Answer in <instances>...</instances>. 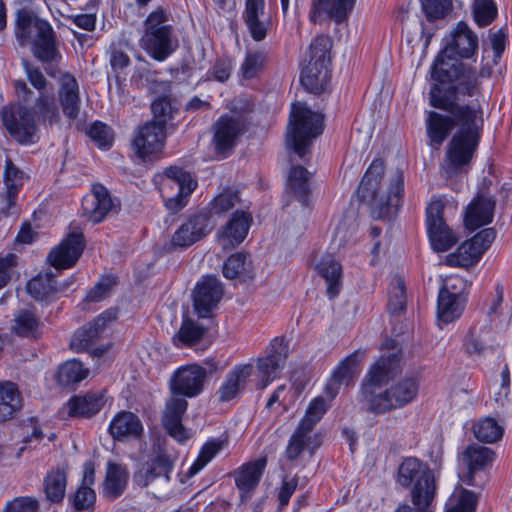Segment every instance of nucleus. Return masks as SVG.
<instances>
[{"label": "nucleus", "instance_id": "obj_1", "mask_svg": "<svg viewBox=\"0 0 512 512\" xmlns=\"http://www.w3.org/2000/svg\"><path fill=\"white\" fill-rule=\"evenodd\" d=\"M479 49L477 34L461 20L442 39V46L430 68L433 83L429 105L444 111L426 112L425 128L429 145L438 149L448 138L441 170L447 179L467 173L476 157L484 130L480 107L459 103L481 91L477 69L465 60L476 62Z\"/></svg>", "mask_w": 512, "mask_h": 512}, {"label": "nucleus", "instance_id": "obj_2", "mask_svg": "<svg viewBox=\"0 0 512 512\" xmlns=\"http://www.w3.org/2000/svg\"><path fill=\"white\" fill-rule=\"evenodd\" d=\"M384 169L383 159H373L361 180L358 190L362 200L370 201L372 212L378 219L388 218L392 214V209L397 212L404 197V173L400 168L396 169L395 175L390 180L387 195H378Z\"/></svg>", "mask_w": 512, "mask_h": 512}, {"label": "nucleus", "instance_id": "obj_3", "mask_svg": "<svg viewBox=\"0 0 512 512\" xmlns=\"http://www.w3.org/2000/svg\"><path fill=\"white\" fill-rule=\"evenodd\" d=\"M325 129V117L314 111L306 102L294 101L290 104V152L300 160L309 163L316 139Z\"/></svg>", "mask_w": 512, "mask_h": 512}, {"label": "nucleus", "instance_id": "obj_4", "mask_svg": "<svg viewBox=\"0 0 512 512\" xmlns=\"http://www.w3.org/2000/svg\"><path fill=\"white\" fill-rule=\"evenodd\" d=\"M332 46L333 40L328 35H318L311 41L300 64L299 81L306 92L319 96L328 91L331 81Z\"/></svg>", "mask_w": 512, "mask_h": 512}, {"label": "nucleus", "instance_id": "obj_5", "mask_svg": "<svg viewBox=\"0 0 512 512\" xmlns=\"http://www.w3.org/2000/svg\"><path fill=\"white\" fill-rule=\"evenodd\" d=\"M15 35L21 45L32 43L33 54L42 62H52L59 57L56 35L46 20L34 13L20 10L16 19Z\"/></svg>", "mask_w": 512, "mask_h": 512}, {"label": "nucleus", "instance_id": "obj_6", "mask_svg": "<svg viewBox=\"0 0 512 512\" xmlns=\"http://www.w3.org/2000/svg\"><path fill=\"white\" fill-rule=\"evenodd\" d=\"M168 20V14L162 8L151 12L145 20L144 32L139 41L140 47L160 62L166 60L178 47L174 29Z\"/></svg>", "mask_w": 512, "mask_h": 512}, {"label": "nucleus", "instance_id": "obj_7", "mask_svg": "<svg viewBox=\"0 0 512 512\" xmlns=\"http://www.w3.org/2000/svg\"><path fill=\"white\" fill-rule=\"evenodd\" d=\"M397 483L403 488H411L412 504L433 503L437 486L434 472L428 464L416 457H407L399 465Z\"/></svg>", "mask_w": 512, "mask_h": 512}, {"label": "nucleus", "instance_id": "obj_8", "mask_svg": "<svg viewBox=\"0 0 512 512\" xmlns=\"http://www.w3.org/2000/svg\"><path fill=\"white\" fill-rule=\"evenodd\" d=\"M326 410V402L321 396L309 403L304 417L290 436V460L297 458L305 450H309L312 455L321 446L322 435L312 434V431Z\"/></svg>", "mask_w": 512, "mask_h": 512}, {"label": "nucleus", "instance_id": "obj_9", "mask_svg": "<svg viewBox=\"0 0 512 512\" xmlns=\"http://www.w3.org/2000/svg\"><path fill=\"white\" fill-rule=\"evenodd\" d=\"M401 354L390 353L382 355L368 369L363 377L357 394V400L366 405V409L372 404L373 397L377 396V390L393 380L401 371Z\"/></svg>", "mask_w": 512, "mask_h": 512}, {"label": "nucleus", "instance_id": "obj_10", "mask_svg": "<svg viewBox=\"0 0 512 512\" xmlns=\"http://www.w3.org/2000/svg\"><path fill=\"white\" fill-rule=\"evenodd\" d=\"M495 452L476 443L469 444L461 453L460 459L466 472L459 475L467 486L483 489L489 481V468L495 460Z\"/></svg>", "mask_w": 512, "mask_h": 512}, {"label": "nucleus", "instance_id": "obj_11", "mask_svg": "<svg viewBox=\"0 0 512 512\" xmlns=\"http://www.w3.org/2000/svg\"><path fill=\"white\" fill-rule=\"evenodd\" d=\"M445 203L433 196L425 209L427 236L433 251L446 252L455 246L459 238L444 218Z\"/></svg>", "mask_w": 512, "mask_h": 512}, {"label": "nucleus", "instance_id": "obj_12", "mask_svg": "<svg viewBox=\"0 0 512 512\" xmlns=\"http://www.w3.org/2000/svg\"><path fill=\"white\" fill-rule=\"evenodd\" d=\"M419 391V382L414 377H405L373 397L367 411L376 415L401 409L413 402Z\"/></svg>", "mask_w": 512, "mask_h": 512}, {"label": "nucleus", "instance_id": "obj_13", "mask_svg": "<svg viewBox=\"0 0 512 512\" xmlns=\"http://www.w3.org/2000/svg\"><path fill=\"white\" fill-rule=\"evenodd\" d=\"M196 187L197 182L190 173L178 167L167 168L160 187L166 208L173 213L181 210Z\"/></svg>", "mask_w": 512, "mask_h": 512}, {"label": "nucleus", "instance_id": "obj_14", "mask_svg": "<svg viewBox=\"0 0 512 512\" xmlns=\"http://www.w3.org/2000/svg\"><path fill=\"white\" fill-rule=\"evenodd\" d=\"M3 125L20 144H31L38 139L37 126L32 113L21 104H12L1 111Z\"/></svg>", "mask_w": 512, "mask_h": 512}, {"label": "nucleus", "instance_id": "obj_15", "mask_svg": "<svg viewBox=\"0 0 512 512\" xmlns=\"http://www.w3.org/2000/svg\"><path fill=\"white\" fill-rule=\"evenodd\" d=\"M206 380V368L198 364H188L174 371L169 381V389L171 394L193 398L203 392Z\"/></svg>", "mask_w": 512, "mask_h": 512}, {"label": "nucleus", "instance_id": "obj_16", "mask_svg": "<svg viewBox=\"0 0 512 512\" xmlns=\"http://www.w3.org/2000/svg\"><path fill=\"white\" fill-rule=\"evenodd\" d=\"M246 128V122L241 116H221L213 125V144L216 153L223 158L227 157Z\"/></svg>", "mask_w": 512, "mask_h": 512}, {"label": "nucleus", "instance_id": "obj_17", "mask_svg": "<svg viewBox=\"0 0 512 512\" xmlns=\"http://www.w3.org/2000/svg\"><path fill=\"white\" fill-rule=\"evenodd\" d=\"M223 296L222 284L214 276L203 277L194 289L193 306L197 315L208 318L218 306Z\"/></svg>", "mask_w": 512, "mask_h": 512}, {"label": "nucleus", "instance_id": "obj_18", "mask_svg": "<svg viewBox=\"0 0 512 512\" xmlns=\"http://www.w3.org/2000/svg\"><path fill=\"white\" fill-rule=\"evenodd\" d=\"M495 207V197L483 188L466 207L464 215L466 229L473 232L492 223Z\"/></svg>", "mask_w": 512, "mask_h": 512}, {"label": "nucleus", "instance_id": "obj_19", "mask_svg": "<svg viewBox=\"0 0 512 512\" xmlns=\"http://www.w3.org/2000/svg\"><path fill=\"white\" fill-rule=\"evenodd\" d=\"M252 216L245 211H235L229 221L216 234L218 244L223 250H231L241 244L248 235Z\"/></svg>", "mask_w": 512, "mask_h": 512}, {"label": "nucleus", "instance_id": "obj_20", "mask_svg": "<svg viewBox=\"0 0 512 512\" xmlns=\"http://www.w3.org/2000/svg\"><path fill=\"white\" fill-rule=\"evenodd\" d=\"M242 17L250 36L257 42L264 40L272 28L265 0H245Z\"/></svg>", "mask_w": 512, "mask_h": 512}, {"label": "nucleus", "instance_id": "obj_21", "mask_svg": "<svg viewBox=\"0 0 512 512\" xmlns=\"http://www.w3.org/2000/svg\"><path fill=\"white\" fill-rule=\"evenodd\" d=\"M267 465L266 457H260L242 464L232 473L240 499L245 502L251 498L257 488Z\"/></svg>", "mask_w": 512, "mask_h": 512}, {"label": "nucleus", "instance_id": "obj_22", "mask_svg": "<svg viewBox=\"0 0 512 512\" xmlns=\"http://www.w3.org/2000/svg\"><path fill=\"white\" fill-rule=\"evenodd\" d=\"M188 402L180 394H171L167 400L162 417V424L169 433L178 442H184L189 439L188 431L182 425V417L187 410Z\"/></svg>", "mask_w": 512, "mask_h": 512}, {"label": "nucleus", "instance_id": "obj_23", "mask_svg": "<svg viewBox=\"0 0 512 512\" xmlns=\"http://www.w3.org/2000/svg\"><path fill=\"white\" fill-rule=\"evenodd\" d=\"M419 2L421 11L427 22L421 21V38L424 39V48H428L438 28L434 23L445 19L452 12L453 1L419 0Z\"/></svg>", "mask_w": 512, "mask_h": 512}, {"label": "nucleus", "instance_id": "obj_24", "mask_svg": "<svg viewBox=\"0 0 512 512\" xmlns=\"http://www.w3.org/2000/svg\"><path fill=\"white\" fill-rule=\"evenodd\" d=\"M165 139L164 126L156 122H148L138 129L133 147L140 158L146 159L162 150Z\"/></svg>", "mask_w": 512, "mask_h": 512}, {"label": "nucleus", "instance_id": "obj_25", "mask_svg": "<svg viewBox=\"0 0 512 512\" xmlns=\"http://www.w3.org/2000/svg\"><path fill=\"white\" fill-rule=\"evenodd\" d=\"M116 319V312L106 310L97 316L87 326L78 329L71 340V347L76 351L89 349L99 339L102 338L108 324Z\"/></svg>", "mask_w": 512, "mask_h": 512}, {"label": "nucleus", "instance_id": "obj_26", "mask_svg": "<svg viewBox=\"0 0 512 512\" xmlns=\"http://www.w3.org/2000/svg\"><path fill=\"white\" fill-rule=\"evenodd\" d=\"M211 231L209 219L204 214L189 217L181 224L171 237V245L175 248H186L201 240Z\"/></svg>", "mask_w": 512, "mask_h": 512}, {"label": "nucleus", "instance_id": "obj_27", "mask_svg": "<svg viewBox=\"0 0 512 512\" xmlns=\"http://www.w3.org/2000/svg\"><path fill=\"white\" fill-rule=\"evenodd\" d=\"M83 249V235L81 233H71L51 250L48 260L57 269H68L77 262Z\"/></svg>", "mask_w": 512, "mask_h": 512}, {"label": "nucleus", "instance_id": "obj_28", "mask_svg": "<svg viewBox=\"0 0 512 512\" xmlns=\"http://www.w3.org/2000/svg\"><path fill=\"white\" fill-rule=\"evenodd\" d=\"M173 469V461L162 449H158L153 457L143 464L134 474V482L141 487L148 486L158 477H165L169 480V474Z\"/></svg>", "mask_w": 512, "mask_h": 512}, {"label": "nucleus", "instance_id": "obj_29", "mask_svg": "<svg viewBox=\"0 0 512 512\" xmlns=\"http://www.w3.org/2000/svg\"><path fill=\"white\" fill-rule=\"evenodd\" d=\"M112 207L113 202L109 192L101 184L94 185L92 193L82 200L83 213L93 224L103 221Z\"/></svg>", "mask_w": 512, "mask_h": 512}, {"label": "nucleus", "instance_id": "obj_30", "mask_svg": "<svg viewBox=\"0 0 512 512\" xmlns=\"http://www.w3.org/2000/svg\"><path fill=\"white\" fill-rule=\"evenodd\" d=\"M465 298L461 290L450 291L442 286L438 292L437 315L440 321L451 323L460 318L464 310Z\"/></svg>", "mask_w": 512, "mask_h": 512}, {"label": "nucleus", "instance_id": "obj_31", "mask_svg": "<svg viewBox=\"0 0 512 512\" xmlns=\"http://www.w3.org/2000/svg\"><path fill=\"white\" fill-rule=\"evenodd\" d=\"M287 355L288 346L285 338H274L270 343L267 356L260 358L257 363L258 370L267 378V381H272L279 369L284 367Z\"/></svg>", "mask_w": 512, "mask_h": 512}, {"label": "nucleus", "instance_id": "obj_32", "mask_svg": "<svg viewBox=\"0 0 512 512\" xmlns=\"http://www.w3.org/2000/svg\"><path fill=\"white\" fill-rule=\"evenodd\" d=\"M312 173L302 165L290 162V197L295 199L303 208L312 205Z\"/></svg>", "mask_w": 512, "mask_h": 512}, {"label": "nucleus", "instance_id": "obj_33", "mask_svg": "<svg viewBox=\"0 0 512 512\" xmlns=\"http://www.w3.org/2000/svg\"><path fill=\"white\" fill-rule=\"evenodd\" d=\"M327 283L329 299L336 298L342 288V265L330 254L323 255L315 267Z\"/></svg>", "mask_w": 512, "mask_h": 512}, {"label": "nucleus", "instance_id": "obj_34", "mask_svg": "<svg viewBox=\"0 0 512 512\" xmlns=\"http://www.w3.org/2000/svg\"><path fill=\"white\" fill-rule=\"evenodd\" d=\"M59 100L63 113L70 119H75L79 113L80 95L76 78L70 73H64L60 78Z\"/></svg>", "mask_w": 512, "mask_h": 512}, {"label": "nucleus", "instance_id": "obj_35", "mask_svg": "<svg viewBox=\"0 0 512 512\" xmlns=\"http://www.w3.org/2000/svg\"><path fill=\"white\" fill-rule=\"evenodd\" d=\"M104 403L102 392H88L85 395L72 397L67 402L68 414L71 417L89 418L97 414Z\"/></svg>", "mask_w": 512, "mask_h": 512}, {"label": "nucleus", "instance_id": "obj_36", "mask_svg": "<svg viewBox=\"0 0 512 512\" xmlns=\"http://www.w3.org/2000/svg\"><path fill=\"white\" fill-rule=\"evenodd\" d=\"M95 472L92 465H85L82 483L73 495L72 503L77 512H92L96 503V493L92 489Z\"/></svg>", "mask_w": 512, "mask_h": 512}, {"label": "nucleus", "instance_id": "obj_37", "mask_svg": "<svg viewBox=\"0 0 512 512\" xmlns=\"http://www.w3.org/2000/svg\"><path fill=\"white\" fill-rule=\"evenodd\" d=\"M143 431L142 423L137 415L129 411H121L114 416L109 432L114 439L138 437Z\"/></svg>", "mask_w": 512, "mask_h": 512}, {"label": "nucleus", "instance_id": "obj_38", "mask_svg": "<svg viewBox=\"0 0 512 512\" xmlns=\"http://www.w3.org/2000/svg\"><path fill=\"white\" fill-rule=\"evenodd\" d=\"M128 478L129 473L125 466L108 462L103 483V495L110 500L117 499L125 491Z\"/></svg>", "mask_w": 512, "mask_h": 512}, {"label": "nucleus", "instance_id": "obj_39", "mask_svg": "<svg viewBox=\"0 0 512 512\" xmlns=\"http://www.w3.org/2000/svg\"><path fill=\"white\" fill-rule=\"evenodd\" d=\"M252 370L253 367L249 364L239 365L231 370L219 388V400L227 402L236 397Z\"/></svg>", "mask_w": 512, "mask_h": 512}, {"label": "nucleus", "instance_id": "obj_40", "mask_svg": "<svg viewBox=\"0 0 512 512\" xmlns=\"http://www.w3.org/2000/svg\"><path fill=\"white\" fill-rule=\"evenodd\" d=\"M23 400L12 382L0 383V423L12 419L21 410Z\"/></svg>", "mask_w": 512, "mask_h": 512}, {"label": "nucleus", "instance_id": "obj_41", "mask_svg": "<svg viewBox=\"0 0 512 512\" xmlns=\"http://www.w3.org/2000/svg\"><path fill=\"white\" fill-rule=\"evenodd\" d=\"M483 256V249H478L470 240H466L459 245L457 250L450 253L445 258V264L449 267L467 268L474 266Z\"/></svg>", "mask_w": 512, "mask_h": 512}, {"label": "nucleus", "instance_id": "obj_42", "mask_svg": "<svg viewBox=\"0 0 512 512\" xmlns=\"http://www.w3.org/2000/svg\"><path fill=\"white\" fill-rule=\"evenodd\" d=\"M222 272L227 279H241L245 281L254 277L252 262L242 252H236L228 257L223 264Z\"/></svg>", "mask_w": 512, "mask_h": 512}, {"label": "nucleus", "instance_id": "obj_43", "mask_svg": "<svg viewBox=\"0 0 512 512\" xmlns=\"http://www.w3.org/2000/svg\"><path fill=\"white\" fill-rule=\"evenodd\" d=\"M46 498L52 503L63 500L67 487V471L63 467L51 469L43 481Z\"/></svg>", "mask_w": 512, "mask_h": 512}, {"label": "nucleus", "instance_id": "obj_44", "mask_svg": "<svg viewBox=\"0 0 512 512\" xmlns=\"http://www.w3.org/2000/svg\"><path fill=\"white\" fill-rule=\"evenodd\" d=\"M207 329L191 319H184L178 332L173 336V344L178 348H191L199 344Z\"/></svg>", "mask_w": 512, "mask_h": 512}, {"label": "nucleus", "instance_id": "obj_45", "mask_svg": "<svg viewBox=\"0 0 512 512\" xmlns=\"http://www.w3.org/2000/svg\"><path fill=\"white\" fill-rule=\"evenodd\" d=\"M66 288L67 285L58 287L51 274L38 275L27 283V292L36 300H47Z\"/></svg>", "mask_w": 512, "mask_h": 512}, {"label": "nucleus", "instance_id": "obj_46", "mask_svg": "<svg viewBox=\"0 0 512 512\" xmlns=\"http://www.w3.org/2000/svg\"><path fill=\"white\" fill-rule=\"evenodd\" d=\"M360 373V354L359 351H354L333 369L331 376L334 377L337 382L349 386L354 384L355 379Z\"/></svg>", "mask_w": 512, "mask_h": 512}, {"label": "nucleus", "instance_id": "obj_47", "mask_svg": "<svg viewBox=\"0 0 512 512\" xmlns=\"http://www.w3.org/2000/svg\"><path fill=\"white\" fill-rule=\"evenodd\" d=\"M356 0H317V9L325 12L328 17L340 24L347 20Z\"/></svg>", "mask_w": 512, "mask_h": 512}, {"label": "nucleus", "instance_id": "obj_48", "mask_svg": "<svg viewBox=\"0 0 512 512\" xmlns=\"http://www.w3.org/2000/svg\"><path fill=\"white\" fill-rule=\"evenodd\" d=\"M12 330L20 337H36L39 334L40 321L32 310H22L15 315Z\"/></svg>", "mask_w": 512, "mask_h": 512}, {"label": "nucleus", "instance_id": "obj_49", "mask_svg": "<svg viewBox=\"0 0 512 512\" xmlns=\"http://www.w3.org/2000/svg\"><path fill=\"white\" fill-rule=\"evenodd\" d=\"M25 174L19 170L11 160H6L4 181L6 187V199L8 207L14 204V200L22 187Z\"/></svg>", "mask_w": 512, "mask_h": 512}, {"label": "nucleus", "instance_id": "obj_50", "mask_svg": "<svg viewBox=\"0 0 512 512\" xmlns=\"http://www.w3.org/2000/svg\"><path fill=\"white\" fill-rule=\"evenodd\" d=\"M475 438L482 443H495L503 436V428L491 417L479 420L473 425Z\"/></svg>", "mask_w": 512, "mask_h": 512}, {"label": "nucleus", "instance_id": "obj_51", "mask_svg": "<svg viewBox=\"0 0 512 512\" xmlns=\"http://www.w3.org/2000/svg\"><path fill=\"white\" fill-rule=\"evenodd\" d=\"M473 21L480 27L489 26L498 16L494 0H473L471 4Z\"/></svg>", "mask_w": 512, "mask_h": 512}, {"label": "nucleus", "instance_id": "obj_52", "mask_svg": "<svg viewBox=\"0 0 512 512\" xmlns=\"http://www.w3.org/2000/svg\"><path fill=\"white\" fill-rule=\"evenodd\" d=\"M89 370L84 368L82 363L77 360H70L62 364L58 370L57 380L63 386L76 384L86 379Z\"/></svg>", "mask_w": 512, "mask_h": 512}, {"label": "nucleus", "instance_id": "obj_53", "mask_svg": "<svg viewBox=\"0 0 512 512\" xmlns=\"http://www.w3.org/2000/svg\"><path fill=\"white\" fill-rule=\"evenodd\" d=\"M226 442L220 439H212L206 442L194 463L191 465L188 474L193 476L201 471L220 451L224 449Z\"/></svg>", "mask_w": 512, "mask_h": 512}, {"label": "nucleus", "instance_id": "obj_54", "mask_svg": "<svg viewBox=\"0 0 512 512\" xmlns=\"http://www.w3.org/2000/svg\"><path fill=\"white\" fill-rule=\"evenodd\" d=\"M35 113L43 122L53 124L59 120V111L53 91L41 93L35 103Z\"/></svg>", "mask_w": 512, "mask_h": 512}, {"label": "nucleus", "instance_id": "obj_55", "mask_svg": "<svg viewBox=\"0 0 512 512\" xmlns=\"http://www.w3.org/2000/svg\"><path fill=\"white\" fill-rule=\"evenodd\" d=\"M266 63V54L261 51L247 53L241 68L240 73L243 79L251 80L259 76L264 70Z\"/></svg>", "mask_w": 512, "mask_h": 512}, {"label": "nucleus", "instance_id": "obj_56", "mask_svg": "<svg viewBox=\"0 0 512 512\" xmlns=\"http://www.w3.org/2000/svg\"><path fill=\"white\" fill-rule=\"evenodd\" d=\"M239 202L240 198L237 192L224 190L212 200L210 211L213 214L222 215L233 209Z\"/></svg>", "mask_w": 512, "mask_h": 512}, {"label": "nucleus", "instance_id": "obj_57", "mask_svg": "<svg viewBox=\"0 0 512 512\" xmlns=\"http://www.w3.org/2000/svg\"><path fill=\"white\" fill-rule=\"evenodd\" d=\"M387 309L392 315H398L406 309V288L404 281L399 280L397 285L390 291Z\"/></svg>", "mask_w": 512, "mask_h": 512}, {"label": "nucleus", "instance_id": "obj_58", "mask_svg": "<svg viewBox=\"0 0 512 512\" xmlns=\"http://www.w3.org/2000/svg\"><path fill=\"white\" fill-rule=\"evenodd\" d=\"M152 112L154 120L161 124L166 129V124L173 118L174 109L171 104V100L168 97H160L152 103Z\"/></svg>", "mask_w": 512, "mask_h": 512}, {"label": "nucleus", "instance_id": "obj_59", "mask_svg": "<svg viewBox=\"0 0 512 512\" xmlns=\"http://www.w3.org/2000/svg\"><path fill=\"white\" fill-rule=\"evenodd\" d=\"M478 503L477 494L468 489H462L457 503L446 509L445 512H476Z\"/></svg>", "mask_w": 512, "mask_h": 512}, {"label": "nucleus", "instance_id": "obj_60", "mask_svg": "<svg viewBox=\"0 0 512 512\" xmlns=\"http://www.w3.org/2000/svg\"><path fill=\"white\" fill-rule=\"evenodd\" d=\"M88 135L100 148H107L112 145L113 135L106 124L94 123L89 129Z\"/></svg>", "mask_w": 512, "mask_h": 512}, {"label": "nucleus", "instance_id": "obj_61", "mask_svg": "<svg viewBox=\"0 0 512 512\" xmlns=\"http://www.w3.org/2000/svg\"><path fill=\"white\" fill-rule=\"evenodd\" d=\"M463 348L466 354L480 355L485 350V344L481 339L476 327H470L463 341Z\"/></svg>", "mask_w": 512, "mask_h": 512}, {"label": "nucleus", "instance_id": "obj_62", "mask_svg": "<svg viewBox=\"0 0 512 512\" xmlns=\"http://www.w3.org/2000/svg\"><path fill=\"white\" fill-rule=\"evenodd\" d=\"M116 280L113 276L102 277L99 282L88 292L86 299L88 301H101L106 298L112 287L115 285Z\"/></svg>", "mask_w": 512, "mask_h": 512}, {"label": "nucleus", "instance_id": "obj_63", "mask_svg": "<svg viewBox=\"0 0 512 512\" xmlns=\"http://www.w3.org/2000/svg\"><path fill=\"white\" fill-rule=\"evenodd\" d=\"M16 265L17 256L15 254L10 253L0 257V289L8 284L14 273Z\"/></svg>", "mask_w": 512, "mask_h": 512}, {"label": "nucleus", "instance_id": "obj_64", "mask_svg": "<svg viewBox=\"0 0 512 512\" xmlns=\"http://www.w3.org/2000/svg\"><path fill=\"white\" fill-rule=\"evenodd\" d=\"M38 502L30 497H19L9 502L3 512H37Z\"/></svg>", "mask_w": 512, "mask_h": 512}]
</instances>
